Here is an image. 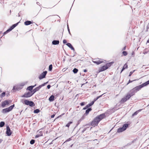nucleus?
<instances>
[{"label": "nucleus", "instance_id": "nucleus-39", "mask_svg": "<svg viewBox=\"0 0 149 149\" xmlns=\"http://www.w3.org/2000/svg\"><path fill=\"white\" fill-rule=\"evenodd\" d=\"M85 102H82L80 103V104L81 106H83L85 105Z\"/></svg>", "mask_w": 149, "mask_h": 149}, {"label": "nucleus", "instance_id": "nucleus-24", "mask_svg": "<svg viewBox=\"0 0 149 149\" xmlns=\"http://www.w3.org/2000/svg\"><path fill=\"white\" fill-rule=\"evenodd\" d=\"M128 124H125L123 125L122 127L123 129H124V130H125L126 129V128L128 127Z\"/></svg>", "mask_w": 149, "mask_h": 149}, {"label": "nucleus", "instance_id": "nucleus-54", "mask_svg": "<svg viewBox=\"0 0 149 149\" xmlns=\"http://www.w3.org/2000/svg\"><path fill=\"white\" fill-rule=\"evenodd\" d=\"M49 16H48L47 17H46V18H48V17H49Z\"/></svg>", "mask_w": 149, "mask_h": 149}, {"label": "nucleus", "instance_id": "nucleus-48", "mask_svg": "<svg viewBox=\"0 0 149 149\" xmlns=\"http://www.w3.org/2000/svg\"><path fill=\"white\" fill-rule=\"evenodd\" d=\"M84 72H87V70L86 69H84Z\"/></svg>", "mask_w": 149, "mask_h": 149}, {"label": "nucleus", "instance_id": "nucleus-9", "mask_svg": "<svg viewBox=\"0 0 149 149\" xmlns=\"http://www.w3.org/2000/svg\"><path fill=\"white\" fill-rule=\"evenodd\" d=\"M33 94L32 92H30L25 93L22 96V97H28L31 96Z\"/></svg>", "mask_w": 149, "mask_h": 149}, {"label": "nucleus", "instance_id": "nucleus-7", "mask_svg": "<svg viewBox=\"0 0 149 149\" xmlns=\"http://www.w3.org/2000/svg\"><path fill=\"white\" fill-rule=\"evenodd\" d=\"M11 102V100H5L3 101L1 103V106L4 107L6 105H8Z\"/></svg>", "mask_w": 149, "mask_h": 149}, {"label": "nucleus", "instance_id": "nucleus-14", "mask_svg": "<svg viewBox=\"0 0 149 149\" xmlns=\"http://www.w3.org/2000/svg\"><path fill=\"white\" fill-rule=\"evenodd\" d=\"M143 110V109H140L137 111H136V112H135L134 113H133L132 114V116H134L135 115H137L138 113L141 111Z\"/></svg>", "mask_w": 149, "mask_h": 149}, {"label": "nucleus", "instance_id": "nucleus-36", "mask_svg": "<svg viewBox=\"0 0 149 149\" xmlns=\"http://www.w3.org/2000/svg\"><path fill=\"white\" fill-rule=\"evenodd\" d=\"M47 82L44 83V84H42V85L39 86V87H40V88L42 86H44L46 84H47Z\"/></svg>", "mask_w": 149, "mask_h": 149}, {"label": "nucleus", "instance_id": "nucleus-12", "mask_svg": "<svg viewBox=\"0 0 149 149\" xmlns=\"http://www.w3.org/2000/svg\"><path fill=\"white\" fill-rule=\"evenodd\" d=\"M149 84V80L146 82L143 83L142 84L140 85L141 88H142L143 87L147 86V85Z\"/></svg>", "mask_w": 149, "mask_h": 149}, {"label": "nucleus", "instance_id": "nucleus-35", "mask_svg": "<svg viewBox=\"0 0 149 149\" xmlns=\"http://www.w3.org/2000/svg\"><path fill=\"white\" fill-rule=\"evenodd\" d=\"M94 101H92L90 103L88 104V105L90 107L94 103Z\"/></svg>", "mask_w": 149, "mask_h": 149}, {"label": "nucleus", "instance_id": "nucleus-5", "mask_svg": "<svg viewBox=\"0 0 149 149\" xmlns=\"http://www.w3.org/2000/svg\"><path fill=\"white\" fill-rule=\"evenodd\" d=\"M92 62L97 65L100 64L103 62V60L102 59H99L97 58L96 59H94L92 60Z\"/></svg>", "mask_w": 149, "mask_h": 149}, {"label": "nucleus", "instance_id": "nucleus-2", "mask_svg": "<svg viewBox=\"0 0 149 149\" xmlns=\"http://www.w3.org/2000/svg\"><path fill=\"white\" fill-rule=\"evenodd\" d=\"M114 63V62H112L107 63L106 65L100 67L98 70L97 72V73H98L101 72L109 68Z\"/></svg>", "mask_w": 149, "mask_h": 149}, {"label": "nucleus", "instance_id": "nucleus-32", "mask_svg": "<svg viewBox=\"0 0 149 149\" xmlns=\"http://www.w3.org/2000/svg\"><path fill=\"white\" fill-rule=\"evenodd\" d=\"M5 94H6V93H5V92H3L0 95V96L1 97H4L5 96Z\"/></svg>", "mask_w": 149, "mask_h": 149}, {"label": "nucleus", "instance_id": "nucleus-50", "mask_svg": "<svg viewBox=\"0 0 149 149\" xmlns=\"http://www.w3.org/2000/svg\"><path fill=\"white\" fill-rule=\"evenodd\" d=\"M54 140H52V141L50 143V144H51L52 143V142Z\"/></svg>", "mask_w": 149, "mask_h": 149}, {"label": "nucleus", "instance_id": "nucleus-8", "mask_svg": "<svg viewBox=\"0 0 149 149\" xmlns=\"http://www.w3.org/2000/svg\"><path fill=\"white\" fill-rule=\"evenodd\" d=\"M18 23H17L16 24H14L12 26H11L10 28L8 29V30H7L6 31L4 32V34H6L10 31L12 29H13L18 24Z\"/></svg>", "mask_w": 149, "mask_h": 149}, {"label": "nucleus", "instance_id": "nucleus-56", "mask_svg": "<svg viewBox=\"0 0 149 149\" xmlns=\"http://www.w3.org/2000/svg\"><path fill=\"white\" fill-rule=\"evenodd\" d=\"M38 134H39V135H40V133H38Z\"/></svg>", "mask_w": 149, "mask_h": 149}, {"label": "nucleus", "instance_id": "nucleus-30", "mask_svg": "<svg viewBox=\"0 0 149 149\" xmlns=\"http://www.w3.org/2000/svg\"><path fill=\"white\" fill-rule=\"evenodd\" d=\"M40 111L39 109H37L36 110H35L33 112L34 113H38Z\"/></svg>", "mask_w": 149, "mask_h": 149}, {"label": "nucleus", "instance_id": "nucleus-51", "mask_svg": "<svg viewBox=\"0 0 149 149\" xmlns=\"http://www.w3.org/2000/svg\"><path fill=\"white\" fill-rule=\"evenodd\" d=\"M70 141V140H66V141H65V142H64V143H65V142H66V141Z\"/></svg>", "mask_w": 149, "mask_h": 149}, {"label": "nucleus", "instance_id": "nucleus-3", "mask_svg": "<svg viewBox=\"0 0 149 149\" xmlns=\"http://www.w3.org/2000/svg\"><path fill=\"white\" fill-rule=\"evenodd\" d=\"M130 93H127L123 98H122L120 101V102L121 104H123L125 102H126L127 100H129L130 98L133 95H134V94L132 93L131 92H130Z\"/></svg>", "mask_w": 149, "mask_h": 149}, {"label": "nucleus", "instance_id": "nucleus-13", "mask_svg": "<svg viewBox=\"0 0 149 149\" xmlns=\"http://www.w3.org/2000/svg\"><path fill=\"white\" fill-rule=\"evenodd\" d=\"M40 89V87L38 86L35 88L31 92L33 93V94L39 90Z\"/></svg>", "mask_w": 149, "mask_h": 149}, {"label": "nucleus", "instance_id": "nucleus-52", "mask_svg": "<svg viewBox=\"0 0 149 149\" xmlns=\"http://www.w3.org/2000/svg\"><path fill=\"white\" fill-rule=\"evenodd\" d=\"M1 140H0V143H1Z\"/></svg>", "mask_w": 149, "mask_h": 149}, {"label": "nucleus", "instance_id": "nucleus-34", "mask_svg": "<svg viewBox=\"0 0 149 149\" xmlns=\"http://www.w3.org/2000/svg\"><path fill=\"white\" fill-rule=\"evenodd\" d=\"M52 69V64L50 65L49 66V70L51 71Z\"/></svg>", "mask_w": 149, "mask_h": 149}, {"label": "nucleus", "instance_id": "nucleus-27", "mask_svg": "<svg viewBox=\"0 0 149 149\" xmlns=\"http://www.w3.org/2000/svg\"><path fill=\"white\" fill-rule=\"evenodd\" d=\"M30 101H29L27 100H25L24 101V103L25 104L27 105H29V103Z\"/></svg>", "mask_w": 149, "mask_h": 149}, {"label": "nucleus", "instance_id": "nucleus-25", "mask_svg": "<svg viewBox=\"0 0 149 149\" xmlns=\"http://www.w3.org/2000/svg\"><path fill=\"white\" fill-rule=\"evenodd\" d=\"M29 105L31 107H33L35 105L34 102L32 101H30Z\"/></svg>", "mask_w": 149, "mask_h": 149}, {"label": "nucleus", "instance_id": "nucleus-15", "mask_svg": "<svg viewBox=\"0 0 149 149\" xmlns=\"http://www.w3.org/2000/svg\"><path fill=\"white\" fill-rule=\"evenodd\" d=\"M66 45L68 46L72 50H73L74 51V48L72 47V46L70 43H68L66 44Z\"/></svg>", "mask_w": 149, "mask_h": 149}, {"label": "nucleus", "instance_id": "nucleus-46", "mask_svg": "<svg viewBox=\"0 0 149 149\" xmlns=\"http://www.w3.org/2000/svg\"><path fill=\"white\" fill-rule=\"evenodd\" d=\"M51 87V86L50 85H48L47 86V88H48V89H49Z\"/></svg>", "mask_w": 149, "mask_h": 149}, {"label": "nucleus", "instance_id": "nucleus-41", "mask_svg": "<svg viewBox=\"0 0 149 149\" xmlns=\"http://www.w3.org/2000/svg\"><path fill=\"white\" fill-rule=\"evenodd\" d=\"M134 72V71H133V72H130V74H129V76H131V75H132V74L133 73V72Z\"/></svg>", "mask_w": 149, "mask_h": 149}, {"label": "nucleus", "instance_id": "nucleus-43", "mask_svg": "<svg viewBox=\"0 0 149 149\" xmlns=\"http://www.w3.org/2000/svg\"><path fill=\"white\" fill-rule=\"evenodd\" d=\"M64 113H63V114H62L61 115H60V116H58V117H57V118H56V119L58 118H60V117H61L63 115H64Z\"/></svg>", "mask_w": 149, "mask_h": 149}, {"label": "nucleus", "instance_id": "nucleus-45", "mask_svg": "<svg viewBox=\"0 0 149 149\" xmlns=\"http://www.w3.org/2000/svg\"><path fill=\"white\" fill-rule=\"evenodd\" d=\"M126 46H125L122 49V50L123 51V50H124L125 49H126Z\"/></svg>", "mask_w": 149, "mask_h": 149}, {"label": "nucleus", "instance_id": "nucleus-29", "mask_svg": "<svg viewBox=\"0 0 149 149\" xmlns=\"http://www.w3.org/2000/svg\"><path fill=\"white\" fill-rule=\"evenodd\" d=\"M78 71V70L77 69L75 68L73 69V71L74 73H76Z\"/></svg>", "mask_w": 149, "mask_h": 149}, {"label": "nucleus", "instance_id": "nucleus-40", "mask_svg": "<svg viewBox=\"0 0 149 149\" xmlns=\"http://www.w3.org/2000/svg\"><path fill=\"white\" fill-rule=\"evenodd\" d=\"M136 80H134L133 81H131L130 80H129L128 82L127 83V85H128L130 83L132 82V81H135Z\"/></svg>", "mask_w": 149, "mask_h": 149}, {"label": "nucleus", "instance_id": "nucleus-33", "mask_svg": "<svg viewBox=\"0 0 149 149\" xmlns=\"http://www.w3.org/2000/svg\"><path fill=\"white\" fill-rule=\"evenodd\" d=\"M122 53L124 56H126L127 54V52L126 51H123L122 52Z\"/></svg>", "mask_w": 149, "mask_h": 149}, {"label": "nucleus", "instance_id": "nucleus-19", "mask_svg": "<svg viewBox=\"0 0 149 149\" xmlns=\"http://www.w3.org/2000/svg\"><path fill=\"white\" fill-rule=\"evenodd\" d=\"M59 41L58 40H54L52 41V43L54 45H58L59 44Z\"/></svg>", "mask_w": 149, "mask_h": 149}, {"label": "nucleus", "instance_id": "nucleus-4", "mask_svg": "<svg viewBox=\"0 0 149 149\" xmlns=\"http://www.w3.org/2000/svg\"><path fill=\"white\" fill-rule=\"evenodd\" d=\"M15 106L14 104L11 105L9 107L3 109L2 110V112L3 113L8 112L11 111Z\"/></svg>", "mask_w": 149, "mask_h": 149}, {"label": "nucleus", "instance_id": "nucleus-1", "mask_svg": "<svg viewBox=\"0 0 149 149\" xmlns=\"http://www.w3.org/2000/svg\"><path fill=\"white\" fill-rule=\"evenodd\" d=\"M106 117L105 113H102L97 116L94 118L91 122V125L94 127L97 126L99 122L102 119L105 118Z\"/></svg>", "mask_w": 149, "mask_h": 149}, {"label": "nucleus", "instance_id": "nucleus-42", "mask_svg": "<svg viewBox=\"0 0 149 149\" xmlns=\"http://www.w3.org/2000/svg\"><path fill=\"white\" fill-rule=\"evenodd\" d=\"M134 54H135V53L133 51L132 52V56H133V57H134Z\"/></svg>", "mask_w": 149, "mask_h": 149}, {"label": "nucleus", "instance_id": "nucleus-26", "mask_svg": "<svg viewBox=\"0 0 149 149\" xmlns=\"http://www.w3.org/2000/svg\"><path fill=\"white\" fill-rule=\"evenodd\" d=\"M5 125V123L4 122L1 121L0 123V127H3Z\"/></svg>", "mask_w": 149, "mask_h": 149}, {"label": "nucleus", "instance_id": "nucleus-21", "mask_svg": "<svg viewBox=\"0 0 149 149\" xmlns=\"http://www.w3.org/2000/svg\"><path fill=\"white\" fill-rule=\"evenodd\" d=\"M54 97L53 95H52L49 98V100L50 102L53 101L54 100Z\"/></svg>", "mask_w": 149, "mask_h": 149}, {"label": "nucleus", "instance_id": "nucleus-11", "mask_svg": "<svg viewBox=\"0 0 149 149\" xmlns=\"http://www.w3.org/2000/svg\"><path fill=\"white\" fill-rule=\"evenodd\" d=\"M6 134L8 136H10L11 134V132L10 129L8 126H7L6 128Z\"/></svg>", "mask_w": 149, "mask_h": 149}, {"label": "nucleus", "instance_id": "nucleus-18", "mask_svg": "<svg viewBox=\"0 0 149 149\" xmlns=\"http://www.w3.org/2000/svg\"><path fill=\"white\" fill-rule=\"evenodd\" d=\"M39 133H40V135L38 134L37 135H36L35 136V138H37L39 137L42 136V131H40L39 132Z\"/></svg>", "mask_w": 149, "mask_h": 149}, {"label": "nucleus", "instance_id": "nucleus-55", "mask_svg": "<svg viewBox=\"0 0 149 149\" xmlns=\"http://www.w3.org/2000/svg\"><path fill=\"white\" fill-rule=\"evenodd\" d=\"M72 145H73V144H72V145H71V147H72Z\"/></svg>", "mask_w": 149, "mask_h": 149}, {"label": "nucleus", "instance_id": "nucleus-16", "mask_svg": "<svg viewBox=\"0 0 149 149\" xmlns=\"http://www.w3.org/2000/svg\"><path fill=\"white\" fill-rule=\"evenodd\" d=\"M33 22H32L30 21H27L24 22V24L25 25H28L31 24H32Z\"/></svg>", "mask_w": 149, "mask_h": 149}, {"label": "nucleus", "instance_id": "nucleus-23", "mask_svg": "<svg viewBox=\"0 0 149 149\" xmlns=\"http://www.w3.org/2000/svg\"><path fill=\"white\" fill-rule=\"evenodd\" d=\"M124 129H123L122 127L119 128L117 130V132L118 133L122 132L125 131Z\"/></svg>", "mask_w": 149, "mask_h": 149}, {"label": "nucleus", "instance_id": "nucleus-53", "mask_svg": "<svg viewBox=\"0 0 149 149\" xmlns=\"http://www.w3.org/2000/svg\"><path fill=\"white\" fill-rule=\"evenodd\" d=\"M2 92V91L0 90V93H1Z\"/></svg>", "mask_w": 149, "mask_h": 149}, {"label": "nucleus", "instance_id": "nucleus-49", "mask_svg": "<svg viewBox=\"0 0 149 149\" xmlns=\"http://www.w3.org/2000/svg\"><path fill=\"white\" fill-rule=\"evenodd\" d=\"M68 31H69V33H70V29H69V28L68 26Z\"/></svg>", "mask_w": 149, "mask_h": 149}, {"label": "nucleus", "instance_id": "nucleus-22", "mask_svg": "<svg viewBox=\"0 0 149 149\" xmlns=\"http://www.w3.org/2000/svg\"><path fill=\"white\" fill-rule=\"evenodd\" d=\"M128 68V65L127 63H125L123 66V67L121 71V72L125 69L127 68Z\"/></svg>", "mask_w": 149, "mask_h": 149}, {"label": "nucleus", "instance_id": "nucleus-10", "mask_svg": "<svg viewBox=\"0 0 149 149\" xmlns=\"http://www.w3.org/2000/svg\"><path fill=\"white\" fill-rule=\"evenodd\" d=\"M47 73V71H45L43 72L39 77V78L41 79L45 77V76Z\"/></svg>", "mask_w": 149, "mask_h": 149}, {"label": "nucleus", "instance_id": "nucleus-28", "mask_svg": "<svg viewBox=\"0 0 149 149\" xmlns=\"http://www.w3.org/2000/svg\"><path fill=\"white\" fill-rule=\"evenodd\" d=\"M102 95L99 96H98L96 98H95L94 99L93 101H94V102H95V101H96L100 97H102Z\"/></svg>", "mask_w": 149, "mask_h": 149}, {"label": "nucleus", "instance_id": "nucleus-31", "mask_svg": "<svg viewBox=\"0 0 149 149\" xmlns=\"http://www.w3.org/2000/svg\"><path fill=\"white\" fill-rule=\"evenodd\" d=\"M72 122H69L66 125V127H69L70 125L72 123Z\"/></svg>", "mask_w": 149, "mask_h": 149}, {"label": "nucleus", "instance_id": "nucleus-38", "mask_svg": "<svg viewBox=\"0 0 149 149\" xmlns=\"http://www.w3.org/2000/svg\"><path fill=\"white\" fill-rule=\"evenodd\" d=\"M35 140H31L30 141V144H33L35 142Z\"/></svg>", "mask_w": 149, "mask_h": 149}, {"label": "nucleus", "instance_id": "nucleus-37", "mask_svg": "<svg viewBox=\"0 0 149 149\" xmlns=\"http://www.w3.org/2000/svg\"><path fill=\"white\" fill-rule=\"evenodd\" d=\"M90 106L88 105V104L84 108H83V109L85 110L89 107Z\"/></svg>", "mask_w": 149, "mask_h": 149}, {"label": "nucleus", "instance_id": "nucleus-44", "mask_svg": "<svg viewBox=\"0 0 149 149\" xmlns=\"http://www.w3.org/2000/svg\"><path fill=\"white\" fill-rule=\"evenodd\" d=\"M63 42L64 44H65L67 42L66 40H64Z\"/></svg>", "mask_w": 149, "mask_h": 149}, {"label": "nucleus", "instance_id": "nucleus-17", "mask_svg": "<svg viewBox=\"0 0 149 149\" xmlns=\"http://www.w3.org/2000/svg\"><path fill=\"white\" fill-rule=\"evenodd\" d=\"M36 86V84H35V85L34 86H29L27 88V89L29 90L30 91H31L33 88H34L35 86Z\"/></svg>", "mask_w": 149, "mask_h": 149}, {"label": "nucleus", "instance_id": "nucleus-20", "mask_svg": "<svg viewBox=\"0 0 149 149\" xmlns=\"http://www.w3.org/2000/svg\"><path fill=\"white\" fill-rule=\"evenodd\" d=\"M92 110L91 108H89L86 111V112L85 113V114L86 115H87L89 113V112L91 111Z\"/></svg>", "mask_w": 149, "mask_h": 149}, {"label": "nucleus", "instance_id": "nucleus-6", "mask_svg": "<svg viewBox=\"0 0 149 149\" xmlns=\"http://www.w3.org/2000/svg\"><path fill=\"white\" fill-rule=\"evenodd\" d=\"M141 88L140 86L139 85L133 88L130 92H131L132 93H133L134 95L135 93L140 90Z\"/></svg>", "mask_w": 149, "mask_h": 149}, {"label": "nucleus", "instance_id": "nucleus-47", "mask_svg": "<svg viewBox=\"0 0 149 149\" xmlns=\"http://www.w3.org/2000/svg\"><path fill=\"white\" fill-rule=\"evenodd\" d=\"M55 116V114H53V115H52L51 116V118H53L54 117V116Z\"/></svg>", "mask_w": 149, "mask_h": 149}]
</instances>
